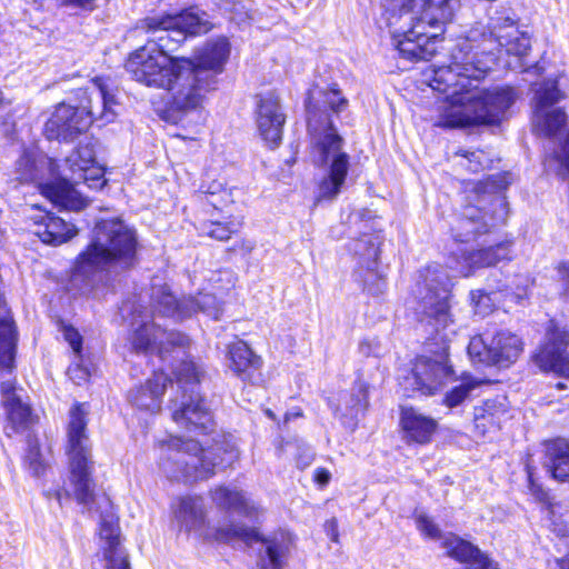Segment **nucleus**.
I'll return each instance as SVG.
<instances>
[{
    "instance_id": "19",
    "label": "nucleus",
    "mask_w": 569,
    "mask_h": 569,
    "mask_svg": "<svg viewBox=\"0 0 569 569\" xmlns=\"http://www.w3.org/2000/svg\"><path fill=\"white\" fill-rule=\"evenodd\" d=\"M561 98L556 81H547L536 91L532 114L536 131L543 136H553L565 127L567 116L561 108L555 107Z\"/></svg>"
},
{
    "instance_id": "30",
    "label": "nucleus",
    "mask_w": 569,
    "mask_h": 569,
    "mask_svg": "<svg viewBox=\"0 0 569 569\" xmlns=\"http://www.w3.org/2000/svg\"><path fill=\"white\" fill-rule=\"evenodd\" d=\"M447 556L468 566L465 569H491V559L477 546L456 536L448 535L441 542Z\"/></svg>"
},
{
    "instance_id": "28",
    "label": "nucleus",
    "mask_w": 569,
    "mask_h": 569,
    "mask_svg": "<svg viewBox=\"0 0 569 569\" xmlns=\"http://www.w3.org/2000/svg\"><path fill=\"white\" fill-rule=\"evenodd\" d=\"M488 281H491V279ZM488 287L489 291L475 290L470 292L475 312L483 317L492 312L496 303L499 302V295L516 303H521L527 297L526 286L517 284L516 288H512L510 283L499 280L497 284L489 282Z\"/></svg>"
},
{
    "instance_id": "39",
    "label": "nucleus",
    "mask_w": 569,
    "mask_h": 569,
    "mask_svg": "<svg viewBox=\"0 0 569 569\" xmlns=\"http://www.w3.org/2000/svg\"><path fill=\"white\" fill-rule=\"evenodd\" d=\"M480 383L481 382L471 379L462 381L445 395L443 403L450 409L461 406L466 400L472 397V392Z\"/></svg>"
},
{
    "instance_id": "12",
    "label": "nucleus",
    "mask_w": 569,
    "mask_h": 569,
    "mask_svg": "<svg viewBox=\"0 0 569 569\" xmlns=\"http://www.w3.org/2000/svg\"><path fill=\"white\" fill-rule=\"evenodd\" d=\"M173 372L181 397L169 402L172 420L189 431L210 432L214 422L199 391L201 371L194 362L183 360Z\"/></svg>"
},
{
    "instance_id": "41",
    "label": "nucleus",
    "mask_w": 569,
    "mask_h": 569,
    "mask_svg": "<svg viewBox=\"0 0 569 569\" xmlns=\"http://www.w3.org/2000/svg\"><path fill=\"white\" fill-rule=\"evenodd\" d=\"M24 462L29 472L34 477H40L47 467L37 446L29 447Z\"/></svg>"
},
{
    "instance_id": "57",
    "label": "nucleus",
    "mask_w": 569,
    "mask_h": 569,
    "mask_svg": "<svg viewBox=\"0 0 569 569\" xmlns=\"http://www.w3.org/2000/svg\"><path fill=\"white\" fill-rule=\"evenodd\" d=\"M211 203H212V206H213L214 208H218V204H217V202H216V201H211Z\"/></svg>"
},
{
    "instance_id": "3",
    "label": "nucleus",
    "mask_w": 569,
    "mask_h": 569,
    "mask_svg": "<svg viewBox=\"0 0 569 569\" xmlns=\"http://www.w3.org/2000/svg\"><path fill=\"white\" fill-rule=\"evenodd\" d=\"M126 70L147 87L167 90L172 111L197 110L204 93L214 87L212 74L197 69L191 59L164 57L161 53L151 56L148 50H142L127 62Z\"/></svg>"
},
{
    "instance_id": "13",
    "label": "nucleus",
    "mask_w": 569,
    "mask_h": 569,
    "mask_svg": "<svg viewBox=\"0 0 569 569\" xmlns=\"http://www.w3.org/2000/svg\"><path fill=\"white\" fill-rule=\"evenodd\" d=\"M122 318L129 322L130 343L132 349L140 353H148L158 346L160 358L166 361L167 353L176 348L177 352L184 353L182 349L189 346L188 336L178 331L162 330L156 327L152 321V315L138 301H126L120 308Z\"/></svg>"
},
{
    "instance_id": "22",
    "label": "nucleus",
    "mask_w": 569,
    "mask_h": 569,
    "mask_svg": "<svg viewBox=\"0 0 569 569\" xmlns=\"http://www.w3.org/2000/svg\"><path fill=\"white\" fill-rule=\"evenodd\" d=\"M91 126L90 116L84 110L60 103L44 124V134L49 140L71 141Z\"/></svg>"
},
{
    "instance_id": "55",
    "label": "nucleus",
    "mask_w": 569,
    "mask_h": 569,
    "mask_svg": "<svg viewBox=\"0 0 569 569\" xmlns=\"http://www.w3.org/2000/svg\"><path fill=\"white\" fill-rule=\"evenodd\" d=\"M266 413L268 415V417L273 418V413H272V411H271V410H269V409H268V410L266 411Z\"/></svg>"
},
{
    "instance_id": "11",
    "label": "nucleus",
    "mask_w": 569,
    "mask_h": 569,
    "mask_svg": "<svg viewBox=\"0 0 569 569\" xmlns=\"http://www.w3.org/2000/svg\"><path fill=\"white\" fill-rule=\"evenodd\" d=\"M141 28L149 34V40L146 46L137 49L127 62L142 50H148L151 56L161 53L170 57L169 52L174 51L188 36L207 33L211 30L212 23L204 11L193 7L178 14L148 17L142 21Z\"/></svg>"
},
{
    "instance_id": "38",
    "label": "nucleus",
    "mask_w": 569,
    "mask_h": 569,
    "mask_svg": "<svg viewBox=\"0 0 569 569\" xmlns=\"http://www.w3.org/2000/svg\"><path fill=\"white\" fill-rule=\"evenodd\" d=\"M368 405L367 386L359 382L352 388L350 400L347 402L346 407L347 412L343 413L345 417L350 418V421H348L349 426L355 427L357 425L359 417L363 415ZM345 423H347V421H345Z\"/></svg>"
},
{
    "instance_id": "46",
    "label": "nucleus",
    "mask_w": 569,
    "mask_h": 569,
    "mask_svg": "<svg viewBox=\"0 0 569 569\" xmlns=\"http://www.w3.org/2000/svg\"><path fill=\"white\" fill-rule=\"evenodd\" d=\"M69 378L77 385H81L89 379V370L79 363L72 365L68 368Z\"/></svg>"
},
{
    "instance_id": "8",
    "label": "nucleus",
    "mask_w": 569,
    "mask_h": 569,
    "mask_svg": "<svg viewBox=\"0 0 569 569\" xmlns=\"http://www.w3.org/2000/svg\"><path fill=\"white\" fill-rule=\"evenodd\" d=\"M80 183L90 189H101L106 184L103 169L96 161V142L92 138H86L66 158L59 179L40 183V189L54 206L68 211H80L87 206V200L74 188Z\"/></svg>"
},
{
    "instance_id": "31",
    "label": "nucleus",
    "mask_w": 569,
    "mask_h": 569,
    "mask_svg": "<svg viewBox=\"0 0 569 569\" xmlns=\"http://www.w3.org/2000/svg\"><path fill=\"white\" fill-rule=\"evenodd\" d=\"M400 423L405 439L420 445L428 443L437 428V421L413 408H402Z\"/></svg>"
},
{
    "instance_id": "45",
    "label": "nucleus",
    "mask_w": 569,
    "mask_h": 569,
    "mask_svg": "<svg viewBox=\"0 0 569 569\" xmlns=\"http://www.w3.org/2000/svg\"><path fill=\"white\" fill-rule=\"evenodd\" d=\"M416 315H417L418 321L421 325L430 327V330L428 331V333L436 335V336H433V339H437V337H439V339L441 341H446L449 338V332L455 333V329H450V327L453 326V321L451 323H449L446 329L442 328L441 326L437 329L433 325H430L427 321H421V315H418L417 312H416Z\"/></svg>"
},
{
    "instance_id": "29",
    "label": "nucleus",
    "mask_w": 569,
    "mask_h": 569,
    "mask_svg": "<svg viewBox=\"0 0 569 569\" xmlns=\"http://www.w3.org/2000/svg\"><path fill=\"white\" fill-rule=\"evenodd\" d=\"M229 369L240 380L250 383L260 381L262 359L242 340L228 346Z\"/></svg>"
},
{
    "instance_id": "35",
    "label": "nucleus",
    "mask_w": 569,
    "mask_h": 569,
    "mask_svg": "<svg viewBox=\"0 0 569 569\" xmlns=\"http://www.w3.org/2000/svg\"><path fill=\"white\" fill-rule=\"evenodd\" d=\"M211 498L219 509L233 511L246 517L257 515V507L251 503L241 490L219 486L211 491Z\"/></svg>"
},
{
    "instance_id": "40",
    "label": "nucleus",
    "mask_w": 569,
    "mask_h": 569,
    "mask_svg": "<svg viewBox=\"0 0 569 569\" xmlns=\"http://www.w3.org/2000/svg\"><path fill=\"white\" fill-rule=\"evenodd\" d=\"M242 226V219L233 218L226 222L210 221L203 228V232L210 238L227 241L233 233H237Z\"/></svg>"
},
{
    "instance_id": "5",
    "label": "nucleus",
    "mask_w": 569,
    "mask_h": 569,
    "mask_svg": "<svg viewBox=\"0 0 569 569\" xmlns=\"http://www.w3.org/2000/svg\"><path fill=\"white\" fill-rule=\"evenodd\" d=\"M172 509L180 530L189 533L193 532L204 540L212 539L219 542L239 540L250 547L260 543L263 548V553L260 555L262 569L282 568L283 559L291 545L289 535L279 532L272 537L263 538L256 529L239 523L211 529L207 522L204 501L199 496L180 497Z\"/></svg>"
},
{
    "instance_id": "34",
    "label": "nucleus",
    "mask_w": 569,
    "mask_h": 569,
    "mask_svg": "<svg viewBox=\"0 0 569 569\" xmlns=\"http://www.w3.org/2000/svg\"><path fill=\"white\" fill-rule=\"evenodd\" d=\"M505 398L489 399L482 406L475 408V428L481 436L498 430L503 418L507 416Z\"/></svg>"
},
{
    "instance_id": "14",
    "label": "nucleus",
    "mask_w": 569,
    "mask_h": 569,
    "mask_svg": "<svg viewBox=\"0 0 569 569\" xmlns=\"http://www.w3.org/2000/svg\"><path fill=\"white\" fill-rule=\"evenodd\" d=\"M451 287V278L441 264L435 262L419 270L415 296L418 300L416 310L421 315V321L437 329L440 326L446 329L452 322Z\"/></svg>"
},
{
    "instance_id": "43",
    "label": "nucleus",
    "mask_w": 569,
    "mask_h": 569,
    "mask_svg": "<svg viewBox=\"0 0 569 569\" xmlns=\"http://www.w3.org/2000/svg\"><path fill=\"white\" fill-rule=\"evenodd\" d=\"M62 333H63L64 340L72 348V351L76 355V357L78 359H80L81 358V352H82V337H81V335L72 326H68V325H63L62 326Z\"/></svg>"
},
{
    "instance_id": "10",
    "label": "nucleus",
    "mask_w": 569,
    "mask_h": 569,
    "mask_svg": "<svg viewBox=\"0 0 569 569\" xmlns=\"http://www.w3.org/2000/svg\"><path fill=\"white\" fill-rule=\"evenodd\" d=\"M88 408L86 403H76L69 411L67 426V456L69 460V482L73 488L48 491V498H54L59 506L70 501L72 496L80 505L89 506L93 501L94 482L92 479L93 461L91 442L87 433Z\"/></svg>"
},
{
    "instance_id": "4",
    "label": "nucleus",
    "mask_w": 569,
    "mask_h": 569,
    "mask_svg": "<svg viewBox=\"0 0 569 569\" xmlns=\"http://www.w3.org/2000/svg\"><path fill=\"white\" fill-rule=\"evenodd\" d=\"M313 99L310 96L306 104L308 130L315 143L317 162L326 168L318 188V200H333L345 186L350 157L342 150L343 139L333 127L327 109L339 113L346 109L348 100L341 96L337 86L319 91L315 102Z\"/></svg>"
},
{
    "instance_id": "48",
    "label": "nucleus",
    "mask_w": 569,
    "mask_h": 569,
    "mask_svg": "<svg viewBox=\"0 0 569 569\" xmlns=\"http://www.w3.org/2000/svg\"><path fill=\"white\" fill-rule=\"evenodd\" d=\"M326 527H327L328 535L330 536L331 541L338 542L339 533H338L337 520L335 518H332L331 520H329L326 523Z\"/></svg>"
},
{
    "instance_id": "56",
    "label": "nucleus",
    "mask_w": 569,
    "mask_h": 569,
    "mask_svg": "<svg viewBox=\"0 0 569 569\" xmlns=\"http://www.w3.org/2000/svg\"><path fill=\"white\" fill-rule=\"evenodd\" d=\"M491 569H499L496 563L491 560Z\"/></svg>"
},
{
    "instance_id": "25",
    "label": "nucleus",
    "mask_w": 569,
    "mask_h": 569,
    "mask_svg": "<svg viewBox=\"0 0 569 569\" xmlns=\"http://www.w3.org/2000/svg\"><path fill=\"white\" fill-rule=\"evenodd\" d=\"M100 539L104 542L102 546L104 569H130L128 555L120 543V528L118 517L110 506V510L101 513Z\"/></svg>"
},
{
    "instance_id": "21",
    "label": "nucleus",
    "mask_w": 569,
    "mask_h": 569,
    "mask_svg": "<svg viewBox=\"0 0 569 569\" xmlns=\"http://www.w3.org/2000/svg\"><path fill=\"white\" fill-rule=\"evenodd\" d=\"M453 264L450 268L463 277H469L476 269L493 267L501 261L512 259V241L505 240L493 246L468 251L458 249L452 253Z\"/></svg>"
},
{
    "instance_id": "17",
    "label": "nucleus",
    "mask_w": 569,
    "mask_h": 569,
    "mask_svg": "<svg viewBox=\"0 0 569 569\" xmlns=\"http://www.w3.org/2000/svg\"><path fill=\"white\" fill-rule=\"evenodd\" d=\"M472 361L508 368L517 361L523 350L522 340L509 330L485 332L470 339L467 347Z\"/></svg>"
},
{
    "instance_id": "44",
    "label": "nucleus",
    "mask_w": 569,
    "mask_h": 569,
    "mask_svg": "<svg viewBox=\"0 0 569 569\" xmlns=\"http://www.w3.org/2000/svg\"><path fill=\"white\" fill-rule=\"evenodd\" d=\"M18 169L21 170V174L24 179L37 180V166L36 161L29 152H24L18 160Z\"/></svg>"
},
{
    "instance_id": "16",
    "label": "nucleus",
    "mask_w": 569,
    "mask_h": 569,
    "mask_svg": "<svg viewBox=\"0 0 569 569\" xmlns=\"http://www.w3.org/2000/svg\"><path fill=\"white\" fill-rule=\"evenodd\" d=\"M382 242L380 233H367L352 240L349 246V250L357 258L355 280L375 297L382 295L387 289L386 268L379 261Z\"/></svg>"
},
{
    "instance_id": "1",
    "label": "nucleus",
    "mask_w": 569,
    "mask_h": 569,
    "mask_svg": "<svg viewBox=\"0 0 569 569\" xmlns=\"http://www.w3.org/2000/svg\"><path fill=\"white\" fill-rule=\"evenodd\" d=\"M502 49L517 57L526 56L530 49L529 37L519 30L515 14L503 8L489 13L486 24L475 23L451 50L450 63L433 70L431 87L446 96L437 126L453 129L501 121L517 98L515 90L479 89L478 82Z\"/></svg>"
},
{
    "instance_id": "58",
    "label": "nucleus",
    "mask_w": 569,
    "mask_h": 569,
    "mask_svg": "<svg viewBox=\"0 0 569 569\" xmlns=\"http://www.w3.org/2000/svg\"><path fill=\"white\" fill-rule=\"evenodd\" d=\"M47 164L51 167V166H52L51 160H48V161H47Z\"/></svg>"
},
{
    "instance_id": "51",
    "label": "nucleus",
    "mask_w": 569,
    "mask_h": 569,
    "mask_svg": "<svg viewBox=\"0 0 569 569\" xmlns=\"http://www.w3.org/2000/svg\"><path fill=\"white\" fill-rule=\"evenodd\" d=\"M93 0H63V3L81 8H88Z\"/></svg>"
},
{
    "instance_id": "36",
    "label": "nucleus",
    "mask_w": 569,
    "mask_h": 569,
    "mask_svg": "<svg viewBox=\"0 0 569 569\" xmlns=\"http://www.w3.org/2000/svg\"><path fill=\"white\" fill-rule=\"evenodd\" d=\"M543 466L555 479H569V441L558 438L548 442Z\"/></svg>"
},
{
    "instance_id": "15",
    "label": "nucleus",
    "mask_w": 569,
    "mask_h": 569,
    "mask_svg": "<svg viewBox=\"0 0 569 569\" xmlns=\"http://www.w3.org/2000/svg\"><path fill=\"white\" fill-rule=\"evenodd\" d=\"M153 309L161 316L177 321L192 317L197 312L218 320L222 313L221 302L209 292H199L178 299L166 284L153 286L151 292Z\"/></svg>"
},
{
    "instance_id": "32",
    "label": "nucleus",
    "mask_w": 569,
    "mask_h": 569,
    "mask_svg": "<svg viewBox=\"0 0 569 569\" xmlns=\"http://www.w3.org/2000/svg\"><path fill=\"white\" fill-rule=\"evenodd\" d=\"M230 54V43L226 38H217L208 41L194 60H191L197 69H202L212 74V83L217 82V74L222 72L223 66Z\"/></svg>"
},
{
    "instance_id": "49",
    "label": "nucleus",
    "mask_w": 569,
    "mask_h": 569,
    "mask_svg": "<svg viewBox=\"0 0 569 569\" xmlns=\"http://www.w3.org/2000/svg\"><path fill=\"white\" fill-rule=\"evenodd\" d=\"M463 156L466 158H468L470 162H476V164H473L470 169L472 171H477L480 167L479 154L477 152H468L467 151L466 153H463Z\"/></svg>"
},
{
    "instance_id": "42",
    "label": "nucleus",
    "mask_w": 569,
    "mask_h": 569,
    "mask_svg": "<svg viewBox=\"0 0 569 569\" xmlns=\"http://www.w3.org/2000/svg\"><path fill=\"white\" fill-rule=\"evenodd\" d=\"M416 522H417V527L418 529L428 538L430 539H440L442 536H441V530L440 528L438 527V525H436L433 522V520L431 518H429L428 516L426 515H419L417 518H416Z\"/></svg>"
},
{
    "instance_id": "24",
    "label": "nucleus",
    "mask_w": 569,
    "mask_h": 569,
    "mask_svg": "<svg viewBox=\"0 0 569 569\" xmlns=\"http://www.w3.org/2000/svg\"><path fill=\"white\" fill-rule=\"evenodd\" d=\"M80 110H84V116H90L91 123L101 121V126L112 122L116 112L112 107L116 104L113 94L109 92L103 78L92 79L91 86L80 91Z\"/></svg>"
},
{
    "instance_id": "20",
    "label": "nucleus",
    "mask_w": 569,
    "mask_h": 569,
    "mask_svg": "<svg viewBox=\"0 0 569 569\" xmlns=\"http://www.w3.org/2000/svg\"><path fill=\"white\" fill-rule=\"evenodd\" d=\"M448 347L442 348V353L437 358L420 357L413 368L405 378V389L430 396L438 390L445 379L452 375V368L448 365Z\"/></svg>"
},
{
    "instance_id": "7",
    "label": "nucleus",
    "mask_w": 569,
    "mask_h": 569,
    "mask_svg": "<svg viewBox=\"0 0 569 569\" xmlns=\"http://www.w3.org/2000/svg\"><path fill=\"white\" fill-rule=\"evenodd\" d=\"M92 232L90 244L77 260L76 273L88 276L98 269L126 270L136 264L137 232L123 220L98 221Z\"/></svg>"
},
{
    "instance_id": "54",
    "label": "nucleus",
    "mask_w": 569,
    "mask_h": 569,
    "mask_svg": "<svg viewBox=\"0 0 569 569\" xmlns=\"http://www.w3.org/2000/svg\"><path fill=\"white\" fill-rule=\"evenodd\" d=\"M527 472H528V480H529V483H530L531 486H533V478H532V477H533V475H532V472H531V470H530V468H529V467L527 468Z\"/></svg>"
},
{
    "instance_id": "47",
    "label": "nucleus",
    "mask_w": 569,
    "mask_h": 569,
    "mask_svg": "<svg viewBox=\"0 0 569 569\" xmlns=\"http://www.w3.org/2000/svg\"><path fill=\"white\" fill-rule=\"evenodd\" d=\"M331 479V473L325 468H318L315 472V480L320 486H326Z\"/></svg>"
},
{
    "instance_id": "33",
    "label": "nucleus",
    "mask_w": 569,
    "mask_h": 569,
    "mask_svg": "<svg viewBox=\"0 0 569 569\" xmlns=\"http://www.w3.org/2000/svg\"><path fill=\"white\" fill-rule=\"evenodd\" d=\"M32 232L46 244L60 246L70 240L77 233V229L64 219L46 213L34 222Z\"/></svg>"
},
{
    "instance_id": "6",
    "label": "nucleus",
    "mask_w": 569,
    "mask_h": 569,
    "mask_svg": "<svg viewBox=\"0 0 569 569\" xmlns=\"http://www.w3.org/2000/svg\"><path fill=\"white\" fill-rule=\"evenodd\" d=\"M212 441L206 448L193 439L171 437L162 441V471L172 480L196 481L213 476L216 468L230 467L239 457L232 437L219 433Z\"/></svg>"
},
{
    "instance_id": "27",
    "label": "nucleus",
    "mask_w": 569,
    "mask_h": 569,
    "mask_svg": "<svg viewBox=\"0 0 569 569\" xmlns=\"http://www.w3.org/2000/svg\"><path fill=\"white\" fill-rule=\"evenodd\" d=\"M2 405L7 415L4 432L8 437L28 429L32 423L31 408L16 392L14 383L4 380L0 385Z\"/></svg>"
},
{
    "instance_id": "53",
    "label": "nucleus",
    "mask_w": 569,
    "mask_h": 569,
    "mask_svg": "<svg viewBox=\"0 0 569 569\" xmlns=\"http://www.w3.org/2000/svg\"><path fill=\"white\" fill-rule=\"evenodd\" d=\"M560 569H569V553L557 560Z\"/></svg>"
},
{
    "instance_id": "26",
    "label": "nucleus",
    "mask_w": 569,
    "mask_h": 569,
    "mask_svg": "<svg viewBox=\"0 0 569 569\" xmlns=\"http://www.w3.org/2000/svg\"><path fill=\"white\" fill-rule=\"evenodd\" d=\"M168 383L172 385L170 378L162 370L157 371L144 383L130 389L127 399L138 410L157 413Z\"/></svg>"
},
{
    "instance_id": "23",
    "label": "nucleus",
    "mask_w": 569,
    "mask_h": 569,
    "mask_svg": "<svg viewBox=\"0 0 569 569\" xmlns=\"http://www.w3.org/2000/svg\"><path fill=\"white\" fill-rule=\"evenodd\" d=\"M256 122L261 138L271 147H277L282 138L286 114L279 96L267 92L259 97L256 109Z\"/></svg>"
},
{
    "instance_id": "2",
    "label": "nucleus",
    "mask_w": 569,
    "mask_h": 569,
    "mask_svg": "<svg viewBox=\"0 0 569 569\" xmlns=\"http://www.w3.org/2000/svg\"><path fill=\"white\" fill-rule=\"evenodd\" d=\"M392 44L408 60H429L451 22L457 0H383Z\"/></svg>"
},
{
    "instance_id": "37",
    "label": "nucleus",
    "mask_w": 569,
    "mask_h": 569,
    "mask_svg": "<svg viewBox=\"0 0 569 569\" xmlns=\"http://www.w3.org/2000/svg\"><path fill=\"white\" fill-rule=\"evenodd\" d=\"M16 341L13 321L7 316L0 318V368L9 369L12 367Z\"/></svg>"
},
{
    "instance_id": "50",
    "label": "nucleus",
    "mask_w": 569,
    "mask_h": 569,
    "mask_svg": "<svg viewBox=\"0 0 569 569\" xmlns=\"http://www.w3.org/2000/svg\"><path fill=\"white\" fill-rule=\"evenodd\" d=\"M313 458L312 450L308 449V452L305 456H301L298 460L299 466L307 467L310 465L311 460Z\"/></svg>"
},
{
    "instance_id": "18",
    "label": "nucleus",
    "mask_w": 569,
    "mask_h": 569,
    "mask_svg": "<svg viewBox=\"0 0 569 569\" xmlns=\"http://www.w3.org/2000/svg\"><path fill=\"white\" fill-rule=\"evenodd\" d=\"M569 327L556 319L548 321L545 342L535 355L537 366L547 372H555L566 381L556 383L558 390L569 389Z\"/></svg>"
},
{
    "instance_id": "52",
    "label": "nucleus",
    "mask_w": 569,
    "mask_h": 569,
    "mask_svg": "<svg viewBox=\"0 0 569 569\" xmlns=\"http://www.w3.org/2000/svg\"><path fill=\"white\" fill-rule=\"evenodd\" d=\"M559 272L561 277L569 283V260L560 263Z\"/></svg>"
},
{
    "instance_id": "9",
    "label": "nucleus",
    "mask_w": 569,
    "mask_h": 569,
    "mask_svg": "<svg viewBox=\"0 0 569 569\" xmlns=\"http://www.w3.org/2000/svg\"><path fill=\"white\" fill-rule=\"evenodd\" d=\"M512 182L509 172H500L476 184L472 202L468 203L451 228L457 242H467L477 234L503 224L509 214L503 190Z\"/></svg>"
}]
</instances>
